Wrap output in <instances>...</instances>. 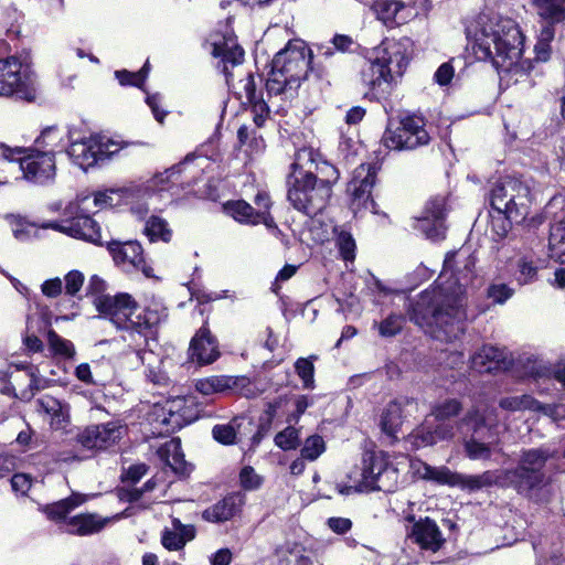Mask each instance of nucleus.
<instances>
[{
  "instance_id": "20e7f679",
  "label": "nucleus",
  "mask_w": 565,
  "mask_h": 565,
  "mask_svg": "<svg viewBox=\"0 0 565 565\" xmlns=\"http://www.w3.org/2000/svg\"><path fill=\"white\" fill-rule=\"evenodd\" d=\"M311 51L301 40H290L280 50L271 63V72L266 82L269 102L274 98L282 102L296 97L300 84L306 79L311 63Z\"/></svg>"
},
{
  "instance_id": "79ce46f5",
  "label": "nucleus",
  "mask_w": 565,
  "mask_h": 565,
  "mask_svg": "<svg viewBox=\"0 0 565 565\" xmlns=\"http://www.w3.org/2000/svg\"><path fill=\"white\" fill-rule=\"evenodd\" d=\"M317 173L320 177H317L318 184L320 186H327L328 188V196L331 198L332 194V185L338 181L339 179V171L338 169L329 163L328 161L321 159L319 163H317L316 168Z\"/></svg>"
},
{
  "instance_id": "a211bd4d",
  "label": "nucleus",
  "mask_w": 565,
  "mask_h": 565,
  "mask_svg": "<svg viewBox=\"0 0 565 565\" xmlns=\"http://www.w3.org/2000/svg\"><path fill=\"white\" fill-rule=\"evenodd\" d=\"M360 81L367 93L380 98L391 93L396 78L372 55L360 68Z\"/></svg>"
},
{
  "instance_id": "ea45409f",
  "label": "nucleus",
  "mask_w": 565,
  "mask_h": 565,
  "mask_svg": "<svg viewBox=\"0 0 565 565\" xmlns=\"http://www.w3.org/2000/svg\"><path fill=\"white\" fill-rule=\"evenodd\" d=\"M84 501L85 497L76 493L47 505L45 508V512L50 519L61 520L64 519L73 509L81 505Z\"/></svg>"
},
{
  "instance_id": "b1692460",
  "label": "nucleus",
  "mask_w": 565,
  "mask_h": 565,
  "mask_svg": "<svg viewBox=\"0 0 565 565\" xmlns=\"http://www.w3.org/2000/svg\"><path fill=\"white\" fill-rule=\"evenodd\" d=\"M412 536L423 550L431 552H437L445 542L438 525L429 518L414 524Z\"/></svg>"
},
{
  "instance_id": "3c124183",
  "label": "nucleus",
  "mask_w": 565,
  "mask_h": 565,
  "mask_svg": "<svg viewBox=\"0 0 565 565\" xmlns=\"http://www.w3.org/2000/svg\"><path fill=\"white\" fill-rule=\"evenodd\" d=\"M461 405L456 399H449L435 407L433 414L437 420H448L459 414Z\"/></svg>"
},
{
  "instance_id": "5fc2aeb1",
  "label": "nucleus",
  "mask_w": 565,
  "mask_h": 565,
  "mask_svg": "<svg viewBox=\"0 0 565 565\" xmlns=\"http://www.w3.org/2000/svg\"><path fill=\"white\" fill-rule=\"evenodd\" d=\"M565 245V220L558 221L551 226L548 246L551 250Z\"/></svg>"
},
{
  "instance_id": "9b49d317",
  "label": "nucleus",
  "mask_w": 565,
  "mask_h": 565,
  "mask_svg": "<svg viewBox=\"0 0 565 565\" xmlns=\"http://www.w3.org/2000/svg\"><path fill=\"white\" fill-rule=\"evenodd\" d=\"M463 425L472 430L471 437L463 443L465 452L471 460H489L499 445L495 431L486 424V418L471 411L463 418Z\"/></svg>"
},
{
  "instance_id": "de8ad7c7",
  "label": "nucleus",
  "mask_w": 565,
  "mask_h": 565,
  "mask_svg": "<svg viewBox=\"0 0 565 565\" xmlns=\"http://www.w3.org/2000/svg\"><path fill=\"white\" fill-rule=\"evenodd\" d=\"M275 444L282 450L296 449L299 446V431L288 426L275 436Z\"/></svg>"
},
{
  "instance_id": "e433bc0d",
  "label": "nucleus",
  "mask_w": 565,
  "mask_h": 565,
  "mask_svg": "<svg viewBox=\"0 0 565 565\" xmlns=\"http://www.w3.org/2000/svg\"><path fill=\"white\" fill-rule=\"evenodd\" d=\"M236 382L231 376L213 375L195 381L194 387L202 395L209 396L232 390Z\"/></svg>"
},
{
  "instance_id": "680f3d73",
  "label": "nucleus",
  "mask_w": 565,
  "mask_h": 565,
  "mask_svg": "<svg viewBox=\"0 0 565 565\" xmlns=\"http://www.w3.org/2000/svg\"><path fill=\"white\" fill-rule=\"evenodd\" d=\"M455 481L456 483L454 484V487H458L462 490L477 491L482 489L478 475L468 476L456 472Z\"/></svg>"
},
{
  "instance_id": "0e129e2a",
  "label": "nucleus",
  "mask_w": 565,
  "mask_h": 565,
  "mask_svg": "<svg viewBox=\"0 0 565 565\" xmlns=\"http://www.w3.org/2000/svg\"><path fill=\"white\" fill-rule=\"evenodd\" d=\"M243 90L246 97V100L252 105L255 104V102L264 100L263 98H259L256 94V83L255 77L253 74H248L243 81Z\"/></svg>"
},
{
  "instance_id": "a878e982",
  "label": "nucleus",
  "mask_w": 565,
  "mask_h": 565,
  "mask_svg": "<svg viewBox=\"0 0 565 565\" xmlns=\"http://www.w3.org/2000/svg\"><path fill=\"white\" fill-rule=\"evenodd\" d=\"M190 356L200 364H210L218 356L215 340L206 328H201L190 343Z\"/></svg>"
},
{
  "instance_id": "6e6552de",
  "label": "nucleus",
  "mask_w": 565,
  "mask_h": 565,
  "mask_svg": "<svg viewBox=\"0 0 565 565\" xmlns=\"http://www.w3.org/2000/svg\"><path fill=\"white\" fill-rule=\"evenodd\" d=\"M530 202L529 186L514 177L501 178L491 190V206L510 222L523 221L529 213Z\"/></svg>"
},
{
  "instance_id": "4be33fe9",
  "label": "nucleus",
  "mask_w": 565,
  "mask_h": 565,
  "mask_svg": "<svg viewBox=\"0 0 565 565\" xmlns=\"http://www.w3.org/2000/svg\"><path fill=\"white\" fill-rule=\"evenodd\" d=\"M372 9L376 18L388 28L406 23L412 15V10L396 0H377Z\"/></svg>"
},
{
  "instance_id": "4c0bfd02",
  "label": "nucleus",
  "mask_w": 565,
  "mask_h": 565,
  "mask_svg": "<svg viewBox=\"0 0 565 565\" xmlns=\"http://www.w3.org/2000/svg\"><path fill=\"white\" fill-rule=\"evenodd\" d=\"M499 406L508 412H539L540 407H542V404L531 395L524 394L520 396L503 397L500 399Z\"/></svg>"
},
{
  "instance_id": "9d476101",
  "label": "nucleus",
  "mask_w": 565,
  "mask_h": 565,
  "mask_svg": "<svg viewBox=\"0 0 565 565\" xmlns=\"http://www.w3.org/2000/svg\"><path fill=\"white\" fill-rule=\"evenodd\" d=\"M22 152L21 148L0 146V166L7 163L13 170L22 171L26 180L35 183H45L54 178L55 161L51 151H38L23 158H15Z\"/></svg>"
},
{
  "instance_id": "aec40b11",
  "label": "nucleus",
  "mask_w": 565,
  "mask_h": 565,
  "mask_svg": "<svg viewBox=\"0 0 565 565\" xmlns=\"http://www.w3.org/2000/svg\"><path fill=\"white\" fill-rule=\"evenodd\" d=\"M417 409L414 398L399 397L386 405L381 416V428L390 437H396L404 418Z\"/></svg>"
},
{
  "instance_id": "69168bd1",
  "label": "nucleus",
  "mask_w": 565,
  "mask_h": 565,
  "mask_svg": "<svg viewBox=\"0 0 565 565\" xmlns=\"http://www.w3.org/2000/svg\"><path fill=\"white\" fill-rule=\"evenodd\" d=\"M536 375L539 377H541V376L551 377L552 376L565 387V365L558 364L552 369L544 366L541 369V371L536 372Z\"/></svg>"
},
{
  "instance_id": "39448f33",
  "label": "nucleus",
  "mask_w": 565,
  "mask_h": 565,
  "mask_svg": "<svg viewBox=\"0 0 565 565\" xmlns=\"http://www.w3.org/2000/svg\"><path fill=\"white\" fill-rule=\"evenodd\" d=\"M551 452L543 448L522 450L516 467L502 470V487H509L519 494L534 500L543 501L546 498L550 478L545 467Z\"/></svg>"
},
{
  "instance_id": "603ef678",
  "label": "nucleus",
  "mask_w": 565,
  "mask_h": 565,
  "mask_svg": "<svg viewBox=\"0 0 565 565\" xmlns=\"http://www.w3.org/2000/svg\"><path fill=\"white\" fill-rule=\"evenodd\" d=\"M295 367L297 374L302 380L305 387H311L313 384L315 372V366L312 362L309 361L308 359L300 358L297 360Z\"/></svg>"
},
{
  "instance_id": "f257e3e1",
  "label": "nucleus",
  "mask_w": 565,
  "mask_h": 565,
  "mask_svg": "<svg viewBox=\"0 0 565 565\" xmlns=\"http://www.w3.org/2000/svg\"><path fill=\"white\" fill-rule=\"evenodd\" d=\"M476 259L467 250L450 252L435 286L413 305L411 320L444 342L458 340L466 330L467 287L472 284Z\"/></svg>"
},
{
  "instance_id": "8fccbe9b",
  "label": "nucleus",
  "mask_w": 565,
  "mask_h": 565,
  "mask_svg": "<svg viewBox=\"0 0 565 565\" xmlns=\"http://www.w3.org/2000/svg\"><path fill=\"white\" fill-rule=\"evenodd\" d=\"M148 74V62L143 65V67L136 73L128 72L126 70L116 71L115 76L119 81L121 85H135L141 86Z\"/></svg>"
},
{
  "instance_id": "f704fd0d",
  "label": "nucleus",
  "mask_w": 565,
  "mask_h": 565,
  "mask_svg": "<svg viewBox=\"0 0 565 565\" xmlns=\"http://www.w3.org/2000/svg\"><path fill=\"white\" fill-rule=\"evenodd\" d=\"M193 159L192 156H186L183 162L178 166H174L161 173L154 174L151 179H149L145 183V190L149 193L162 192L167 191L177 181L174 178L181 171V167L186 164L189 161Z\"/></svg>"
},
{
  "instance_id": "a19ab883",
  "label": "nucleus",
  "mask_w": 565,
  "mask_h": 565,
  "mask_svg": "<svg viewBox=\"0 0 565 565\" xmlns=\"http://www.w3.org/2000/svg\"><path fill=\"white\" fill-rule=\"evenodd\" d=\"M145 233L149 237L150 242L162 241L168 243L172 237V230L169 227L168 222L164 218L154 215L146 222Z\"/></svg>"
},
{
  "instance_id": "6e6d98bb",
  "label": "nucleus",
  "mask_w": 565,
  "mask_h": 565,
  "mask_svg": "<svg viewBox=\"0 0 565 565\" xmlns=\"http://www.w3.org/2000/svg\"><path fill=\"white\" fill-rule=\"evenodd\" d=\"M241 486L245 490H255L262 484V478L250 466L244 467L239 472Z\"/></svg>"
},
{
  "instance_id": "f03ea898",
  "label": "nucleus",
  "mask_w": 565,
  "mask_h": 565,
  "mask_svg": "<svg viewBox=\"0 0 565 565\" xmlns=\"http://www.w3.org/2000/svg\"><path fill=\"white\" fill-rule=\"evenodd\" d=\"M105 289L104 279L97 275L90 277L87 290L96 296L94 299L96 309L121 331V339L138 353L142 364L148 365L149 372L152 373L158 359L152 351L141 349L148 344L154 329L168 318L166 306L159 301H152L140 309L129 294L103 295Z\"/></svg>"
},
{
  "instance_id": "bb28decb",
  "label": "nucleus",
  "mask_w": 565,
  "mask_h": 565,
  "mask_svg": "<svg viewBox=\"0 0 565 565\" xmlns=\"http://www.w3.org/2000/svg\"><path fill=\"white\" fill-rule=\"evenodd\" d=\"M471 367L480 373H489L505 367V354L493 345H483L470 358Z\"/></svg>"
},
{
  "instance_id": "338daca9",
  "label": "nucleus",
  "mask_w": 565,
  "mask_h": 565,
  "mask_svg": "<svg viewBox=\"0 0 565 565\" xmlns=\"http://www.w3.org/2000/svg\"><path fill=\"white\" fill-rule=\"evenodd\" d=\"M332 45L339 52L347 53L352 50L354 41L347 34H335L331 40Z\"/></svg>"
},
{
  "instance_id": "09e8293b",
  "label": "nucleus",
  "mask_w": 565,
  "mask_h": 565,
  "mask_svg": "<svg viewBox=\"0 0 565 565\" xmlns=\"http://www.w3.org/2000/svg\"><path fill=\"white\" fill-rule=\"evenodd\" d=\"M403 326L404 317L402 315L393 313L379 323V333L384 338L394 337L401 332Z\"/></svg>"
},
{
  "instance_id": "bf43d9fd",
  "label": "nucleus",
  "mask_w": 565,
  "mask_h": 565,
  "mask_svg": "<svg viewBox=\"0 0 565 565\" xmlns=\"http://www.w3.org/2000/svg\"><path fill=\"white\" fill-rule=\"evenodd\" d=\"M487 295L495 303H504L513 295V289L505 284H493L488 288Z\"/></svg>"
},
{
  "instance_id": "49530a36",
  "label": "nucleus",
  "mask_w": 565,
  "mask_h": 565,
  "mask_svg": "<svg viewBox=\"0 0 565 565\" xmlns=\"http://www.w3.org/2000/svg\"><path fill=\"white\" fill-rule=\"evenodd\" d=\"M326 446L321 436L313 435L305 440L303 447L301 448V457L303 459L313 461L324 451Z\"/></svg>"
},
{
  "instance_id": "f3484780",
  "label": "nucleus",
  "mask_w": 565,
  "mask_h": 565,
  "mask_svg": "<svg viewBox=\"0 0 565 565\" xmlns=\"http://www.w3.org/2000/svg\"><path fill=\"white\" fill-rule=\"evenodd\" d=\"M376 170L371 164H360L348 184V192L352 195V209L354 211L365 209L374 210L375 203L371 198V191L375 183Z\"/></svg>"
},
{
  "instance_id": "cd10ccee",
  "label": "nucleus",
  "mask_w": 565,
  "mask_h": 565,
  "mask_svg": "<svg viewBox=\"0 0 565 565\" xmlns=\"http://www.w3.org/2000/svg\"><path fill=\"white\" fill-rule=\"evenodd\" d=\"M159 458L169 466L172 471L180 476H186L191 471L190 466L184 460L181 449V440L172 438L164 443L157 451Z\"/></svg>"
},
{
  "instance_id": "c85d7f7f",
  "label": "nucleus",
  "mask_w": 565,
  "mask_h": 565,
  "mask_svg": "<svg viewBox=\"0 0 565 565\" xmlns=\"http://www.w3.org/2000/svg\"><path fill=\"white\" fill-rule=\"evenodd\" d=\"M173 530L166 529L161 535V544L169 551L182 550L186 542L195 536V527L190 524H182L179 519L172 521Z\"/></svg>"
},
{
  "instance_id": "a18cd8bd",
  "label": "nucleus",
  "mask_w": 565,
  "mask_h": 565,
  "mask_svg": "<svg viewBox=\"0 0 565 565\" xmlns=\"http://www.w3.org/2000/svg\"><path fill=\"white\" fill-rule=\"evenodd\" d=\"M47 341L50 348L53 350L55 354L62 355L64 358L74 356L75 348L70 340L61 338L54 331H50L47 334Z\"/></svg>"
},
{
  "instance_id": "0eeeda50",
  "label": "nucleus",
  "mask_w": 565,
  "mask_h": 565,
  "mask_svg": "<svg viewBox=\"0 0 565 565\" xmlns=\"http://www.w3.org/2000/svg\"><path fill=\"white\" fill-rule=\"evenodd\" d=\"M36 93V75L26 55L0 60V96L33 102Z\"/></svg>"
},
{
  "instance_id": "6ab92c4d",
  "label": "nucleus",
  "mask_w": 565,
  "mask_h": 565,
  "mask_svg": "<svg viewBox=\"0 0 565 565\" xmlns=\"http://www.w3.org/2000/svg\"><path fill=\"white\" fill-rule=\"evenodd\" d=\"M43 228H53L71 237L102 245V234L98 223L88 215H76L70 220L50 222L42 225Z\"/></svg>"
},
{
  "instance_id": "393cba45",
  "label": "nucleus",
  "mask_w": 565,
  "mask_h": 565,
  "mask_svg": "<svg viewBox=\"0 0 565 565\" xmlns=\"http://www.w3.org/2000/svg\"><path fill=\"white\" fill-rule=\"evenodd\" d=\"M224 207L227 214L239 223L250 225L263 223L268 228L276 227L270 213L256 212L255 209L245 201L228 202Z\"/></svg>"
},
{
  "instance_id": "ddd939ff",
  "label": "nucleus",
  "mask_w": 565,
  "mask_h": 565,
  "mask_svg": "<svg viewBox=\"0 0 565 565\" xmlns=\"http://www.w3.org/2000/svg\"><path fill=\"white\" fill-rule=\"evenodd\" d=\"M70 140L67 154L75 164L84 170L115 152L110 149L115 145L109 139L97 135L75 139L74 135L71 134Z\"/></svg>"
},
{
  "instance_id": "4d7b16f0",
  "label": "nucleus",
  "mask_w": 565,
  "mask_h": 565,
  "mask_svg": "<svg viewBox=\"0 0 565 565\" xmlns=\"http://www.w3.org/2000/svg\"><path fill=\"white\" fill-rule=\"evenodd\" d=\"M439 423L434 427L435 436L438 437V441L451 439L457 429L467 427L463 425V420L459 425H454L450 422L438 420Z\"/></svg>"
},
{
  "instance_id": "37998d69",
  "label": "nucleus",
  "mask_w": 565,
  "mask_h": 565,
  "mask_svg": "<svg viewBox=\"0 0 565 565\" xmlns=\"http://www.w3.org/2000/svg\"><path fill=\"white\" fill-rule=\"evenodd\" d=\"M408 441L414 448L418 449L435 445L438 443V437L435 436L434 427L424 424L408 435Z\"/></svg>"
},
{
  "instance_id": "7ed1b4c3",
  "label": "nucleus",
  "mask_w": 565,
  "mask_h": 565,
  "mask_svg": "<svg viewBox=\"0 0 565 565\" xmlns=\"http://www.w3.org/2000/svg\"><path fill=\"white\" fill-rule=\"evenodd\" d=\"M471 50L480 61H490L501 81L519 83L527 78L533 65L522 60L523 35L511 19L481 18L475 30L468 29Z\"/></svg>"
},
{
  "instance_id": "4468645a",
  "label": "nucleus",
  "mask_w": 565,
  "mask_h": 565,
  "mask_svg": "<svg viewBox=\"0 0 565 565\" xmlns=\"http://www.w3.org/2000/svg\"><path fill=\"white\" fill-rule=\"evenodd\" d=\"M126 431L127 427L116 420L89 425L77 435V441L86 449L105 450L117 445Z\"/></svg>"
},
{
  "instance_id": "72a5a7b5",
  "label": "nucleus",
  "mask_w": 565,
  "mask_h": 565,
  "mask_svg": "<svg viewBox=\"0 0 565 565\" xmlns=\"http://www.w3.org/2000/svg\"><path fill=\"white\" fill-rule=\"evenodd\" d=\"M184 404L185 399L182 397H177L167 403L163 408L167 415L162 417L161 423L169 427L168 430L180 429L193 420V417L186 415Z\"/></svg>"
},
{
  "instance_id": "412c9836",
  "label": "nucleus",
  "mask_w": 565,
  "mask_h": 565,
  "mask_svg": "<svg viewBox=\"0 0 565 565\" xmlns=\"http://www.w3.org/2000/svg\"><path fill=\"white\" fill-rule=\"evenodd\" d=\"M445 215L446 207L443 198L429 201L426 206V216L420 221L419 228L430 239L444 238L446 231L444 225Z\"/></svg>"
},
{
  "instance_id": "13d9d810",
  "label": "nucleus",
  "mask_w": 565,
  "mask_h": 565,
  "mask_svg": "<svg viewBox=\"0 0 565 565\" xmlns=\"http://www.w3.org/2000/svg\"><path fill=\"white\" fill-rule=\"evenodd\" d=\"M212 434L215 440L224 445H232L236 440V430L230 424L214 426Z\"/></svg>"
},
{
  "instance_id": "473e14b6",
  "label": "nucleus",
  "mask_w": 565,
  "mask_h": 565,
  "mask_svg": "<svg viewBox=\"0 0 565 565\" xmlns=\"http://www.w3.org/2000/svg\"><path fill=\"white\" fill-rule=\"evenodd\" d=\"M108 519L96 514H79L68 520L67 532L76 535H90L104 529Z\"/></svg>"
},
{
  "instance_id": "2f4dec72",
  "label": "nucleus",
  "mask_w": 565,
  "mask_h": 565,
  "mask_svg": "<svg viewBox=\"0 0 565 565\" xmlns=\"http://www.w3.org/2000/svg\"><path fill=\"white\" fill-rule=\"evenodd\" d=\"M213 55L221 58L224 64V72L227 71V64L238 65L244 60V50L233 38H224L221 42L213 44Z\"/></svg>"
},
{
  "instance_id": "774afa93",
  "label": "nucleus",
  "mask_w": 565,
  "mask_h": 565,
  "mask_svg": "<svg viewBox=\"0 0 565 565\" xmlns=\"http://www.w3.org/2000/svg\"><path fill=\"white\" fill-rule=\"evenodd\" d=\"M539 412L544 415L551 417L554 422H558L561 419H565V405H543L540 407Z\"/></svg>"
},
{
  "instance_id": "f8f14e48",
  "label": "nucleus",
  "mask_w": 565,
  "mask_h": 565,
  "mask_svg": "<svg viewBox=\"0 0 565 565\" xmlns=\"http://www.w3.org/2000/svg\"><path fill=\"white\" fill-rule=\"evenodd\" d=\"M424 126L422 118L406 117L395 129L387 127L383 134L382 143L391 150H412L427 145L430 137Z\"/></svg>"
},
{
  "instance_id": "e2e57ef3",
  "label": "nucleus",
  "mask_w": 565,
  "mask_h": 565,
  "mask_svg": "<svg viewBox=\"0 0 565 565\" xmlns=\"http://www.w3.org/2000/svg\"><path fill=\"white\" fill-rule=\"evenodd\" d=\"M252 113L254 114V122L257 127H262L269 114V106L265 100L255 102L252 104Z\"/></svg>"
},
{
  "instance_id": "dca6fc26",
  "label": "nucleus",
  "mask_w": 565,
  "mask_h": 565,
  "mask_svg": "<svg viewBox=\"0 0 565 565\" xmlns=\"http://www.w3.org/2000/svg\"><path fill=\"white\" fill-rule=\"evenodd\" d=\"M408 46L409 41L407 39L399 41L385 40L373 49L372 55L397 78L404 74L407 67L409 61Z\"/></svg>"
},
{
  "instance_id": "1a4fd4ad",
  "label": "nucleus",
  "mask_w": 565,
  "mask_h": 565,
  "mask_svg": "<svg viewBox=\"0 0 565 565\" xmlns=\"http://www.w3.org/2000/svg\"><path fill=\"white\" fill-rule=\"evenodd\" d=\"M287 198L295 210L315 216L322 212L329 203L328 188L318 184L317 175L311 171L291 173L288 178Z\"/></svg>"
},
{
  "instance_id": "58836bf2",
  "label": "nucleus",
  "mask_w": 565,
  "mask_h": 565,
  "mask_svg": "<svg viewBox=\"0 0 565 565\" xmlns=\"http://www.w3.org/2000/svg\"><path fill=\"white\" fill-rule=\"evenodd\" d=\"M320 153H318L312 148H302L298 150L295 154V160L291 164L294 171L292 173H306L307 171H311L313 173V169L316 170L317 163L321 160Z\"/></svg>"
},
{
  "instance_id": "c756f323",
  "label": "nucleus",
  "mask_w": 565,
  "mask_h": 565,
  "mask_svg": "<svg viewBox=\"0 0 565 565\" xmlns=\"http://www.w3.org/2000/svg\"><path fill=\"white\" fill-rule=\"evenodd\" d=\"M38 411L51 418V426L55 429L63 428L68 423L70 407L60 399L44 395L36 401Z\"/></svg>"
},
{
  "instance_id": "7c9ffc66",
  "label": "nucleus",
  "mask_w": 565,
  "mask_h": 565,
  "mask_svg": "<svg viewBox=\"0 0 565 565\" xmlns=\"http://www.w3.org/2000/svg\"><path fill=\"white\" fill-rule=\"evenodd\" d=\"M412 468L420 479L450 487L456 483V472L445 466L434 467L422 460H415L412 462Z\"/></svg>"
},
{
  "instance_id": "2eb2a0df",
  "label": "nucleus",
  "mask_w": 565,
  "mask_h": 565,
  "mask_svg": "<svg viewBox=\"0 0 565 565\" xmlns=\"http://www.w3.org/2000/svg\"><path fill=\"white\" fill-rule=\"evenodd\" d=\"M107 248L114 262L127 273L141 271L146 277L153 276V269L143 255V249L137 241L107 243Z\"/></svg>"
},
{
  "instance_id": "052dcab7",
  "label": "nucleus",
  "mask_w": 565,
  "mask_h": 565,
  "mask_svg": "<svg viewBox=\"0 0 565 565\" xmlns=\"http://www.w3.org/2000/svg\"><path fill=\"white\" fill-rule=\"evenodd\" d=\"M519 281L521 284H529L535 279L537 267L533 264V262L527 260L526 258H522L519 260Z\"/></svg>"
},
{
  "instance_id": "5701e85b",
  "label": "nucleus",
  "mask_w": 565,
  "mask_h": 565,
  "mask_svg": "<svg viewBox=\"0 0 565 565\" xmlns=\"http://www.w3.org/2000/svg\"><path fill=\"white\" fill-rule=\"evenodd\" d=\"M245 503L242 493H232L221 501L204 510L202 516L204 520L213 523L225 522L234 518Z\"/></svg>"
},
{
  "instance_id": "c9c22d12",
  "label": "nucleus",
  "mask_w": 565,
  "mask_h": 565,
  "mask_svg": "<svg viewBox=\"0 0 565 565\" xmlns=\"http://www.w3.org/2000/svg\"><path fill=\"white\" fill-rule=\"evenodd\" d=\"M533 4L546 23L555 24L565 20V0H533Z\"/></svg>"
},
{
  "instance_id": "864d4df0",
  "label": "nucleus",
  "mask_w": 565,
  "mask_h": 565,
  "mask_svg": "<svg viewBox=\"0 0 565 565\" xmlns=\"http://www.w3.org/2000/svg\"><path fill=\"white\" fill-rule=\"evenodd\" d=\"M85 280V276L79 270H71L65 277V292L70 296H75L83 287Z\"/></svg>"
},
{
  "instance_id": "c03bdc74",
  "label": "nucleus",
  "mask_w": 565,
  "mask_h": 565,
  "mask_svg": "<svg viewBox=\"0 0 565 565\" xmlns=\"http://www.w3.org/2000/svg\"><path fill=\"white\" fill-rule=\"evenodd\" d=\"M335 246L343 260L353 262L355 258L356 244L351 233L339 231L335 235Z\"/></svg>"
},
{
  "instance_id": "423d86ee",
  "label": "nucleus",
  "mask_w": 565,
  "mask_h": 565,
  "mask_svg": "<svg viewBox=\"0 0 565 565\" xmlns=\"http://www.w3.org/2000/svg\"><path fill=\"white\" fill-rule=\"evenodd\" d=\"M397 477V469L391 463L386 452L365 451L361 467L355 468L348 476L349 483H338L337 489L344 495L374 490L391 492L396 488Z\"/></svg>"
}]
</instances>
